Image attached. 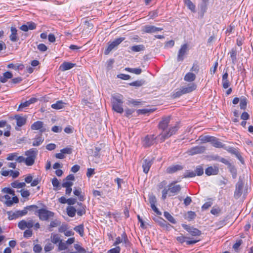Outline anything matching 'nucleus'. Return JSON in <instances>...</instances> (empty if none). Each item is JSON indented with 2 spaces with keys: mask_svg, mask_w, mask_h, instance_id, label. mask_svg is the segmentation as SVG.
Segmentation results:
<instances>
[{
  "mask_svg": "<svg viewBox=\"0 0 253 253\" xmlns=\"http://www.w3.org/2000/svg\"><path fill=\"white\" fill-rule=\"evenodd\" d=\"M164 216L169 222L175 224L176 221L173 216L168 211L164 212Z\"/></svg>",
  "mask_w": 253,
  "mask_h": 253,
  "instance_id": "obj_37",
  "label": "nucleus"
},
{
  "mask_svg": "<svg viewBox=\"0 0 253 253\" xmlns=\"http://www.w3.org/2000/svg\"><path fill=\"white\" fill-rule=\"evenodd\" d=\"M212 137L210 136H202L200 137V139L204 143L211 142Z\"/></svg>",
  "mask_w": 253,
  "mask_h": 253,
  "instance_id": "obj_44",
  "label": "nucleus"
},
{
  "mask_svg": "<svg viewBox=\"0 0 253 253\" xmlns=\"http://www.w3.org/2000/svg\"><path fill=\"white\" fill-rule=\"evenodd\" d=\"M124 241V242L126 244H127V239L126 235L125 233H124L122 235V238H121L120 237H118L116 238V240L114 244V246H116L117 245L123 242Z\"/></svg>",
  "mask_w": 253,
  "mask_h": 253,
  "instance_id": "obj_28",
  "label": "nucleus"
},
{
  "mask_svg": "<svg viewBox=\"0 0 253 253\" xmlns=\"http://www.w3.org/2000/svg\"><path fill=\"white\" fill-rule=\"evenodd\" d=\"M60 224H61L60 221L57 219H55V220L51 221L49 225V231H52V229H51V228L57 227V226L60 225Z\"/></svg>",
  "mask_w": 253,
  "mask_h": 253,
  "instance_id": "obj_34",
  "label": "nucleus"
},
{
  "mask_svg": "<svg viewBox=\"0 0 253 253\" xmlns=\"http://www.w3.org/2000/svg\"><path fill=\"white\" fill-rule=\"evenodd\" d=\"M11 185L13 188H20L24 187L26 186L25 182H19L18 181H15L11 183Z\"/></svg>",
  "mask_w": 253,
  "mask_h": 253,
  "instance_id": "obj_33",
  "label": "nucleus"
},
{
  "mask_svg": "<svg viewBox=\"0 0 253 253\" xmlns=\"http://www.w3.org/2000/svg\"><path fill=\"white\" fill-rule=\"evenodd\" d=\"M230 57L232 58V62H234L236 59V50L232 49L230 52Z\"/></svg>",
  "mask_w": 253,
  "mask_h": 253,
  "instance_id": "obj_59",
  "label": "nucleus"
},
{
  "mask_svg": "<svg viewBox=\"0 0 253 253\" xmlns=\"http://www.w3.org/2000/svg\"><path fill=\"white\" fill-rule=\"evenodd\" d=\"M206 148L205 146H197L196 147H194L191 148L187 151V153L190 155H194L199 154L203 153Z\"/></svg>",
  "mask_w": 253,
  "mask_h": 253,
  "instance_id": "obj_9",
  "label": "nucleus"
},
{
  "mask_svg": "<svg viewBox=\"0 0 253 253\" xmlns=\"http://www.w3.org/2000/svg\"><path fill=\"white\" fill-rule=\"evenodd\" d=\"M185 3L192 11H195V6L190 0H185Z\"/></svg>",
  "mask_w": 253,
  "mask_h": 253,
  "instance_id": "obj_41",
  "label": "nucleus"
},
{
  "mask_svg": "<svg viewBox=\"0 0 253 253\" xmlns=\"http://www.w3.org/2000/svg\"><path fill=\"white\" fill-rule=\"evenodd\" d=\"M175 183V182H173L168 185L167 190L169 192V196H174L177 194L181 190L180 185H176Z\"/></svg>",
  "mask_w": 253,
  "mask_h": 253,
  "instance_id": "obj_4",
  "label": "nucleus"
},
{
  "mask_svg": "<svg viewBox=\"0 0 253 253\" xmlns=\"http://www.w3.org/2000/svg\"><path fill=\"white\" fill-rule=\"evenodd\" d=\"M68 246L67 243L65 242H63L62 240L58 244V250L62 251L67 249Z\"/></svg>",
  "mask_w": 253,
  "mask_h": 253,
  "instance_id": "obj_45",
  "label": "nucleus"
},
{
  "mask_svg": "<svg viewBox=\"0 0 253 253\" xmlns=\"http://www.w3.org/2000/svg\"><path fill=\"white\" fill-rule=\"evenodd\" d=\"M178 126L177 125H175L173 126L170 127L169 128L168 131L166 132H162L159 136L160 137V140L161 141H164L166 139L169 138L173 134H174L178 130Z\"/></svg>",
  "mask_w": 253,
  "mask_h": 253,
  "instance_id": "obj_3",
  "label": "nucleus"
},
{
  "mask_svg": "<svg viewBox=\"0 0 253 253\" xmlns=\"http://www.w3.org/2000/svg\"><path fill=\"white\" fill-rule=\"evenodd\" d=\"M75 249L78 251V253H85V250L79 244H74Z\"/></svg>",
  "mask_w": 253,
  "mask_h": 253,
  "instance_id": "obj_49",
  "label": "nucleus"
},
{
  "mask_svg": "<svg viewBox=\"0 0 253 253\" xmlns=\"http://www.w3.org/2000/svg\"><path fill=\"white\" fill-rule=\"evenodd\" d=\"M17 155H18V153H17L8 154L7 155L6 160L7 161H13V160L16 161Z\"/></svg>",
  "mask_w": 253,
  "mask_h": 253,
  "instance_id": "obj_43",
  "label": "nucleus"
},
{
  "mask_svg": "<svg viewBox=\"0 0 253 253\" xmlns=\"http://www.w3.org/2000/svg\"><path fill=\"white\" fill-rule=\"evenodd\" d=\"M43 123L42 121H37L32 125L31 128L32 130H39L42 132L45 130V128H43Z\"/></svg>",
  "mask_w": 253,
  "mask_h": 253,
  "instance_id": "obj_17",
  "label": "nucleus"
},
{
  "mask_svg": "<svg viewBox=\"0 0 253 253\" xmlns=\"http://www.w3.org/2000/svg\"><path fill=\"white\" fill-rule=\"evenodd\" d=\"M17 31L15 27H11V34L9 38L10 40L12 42H16L18 40V38L17 37Z\"/></svg>",
  "mask_w": 253,
  "mask_h": 253,
  "instance_id": "obj_29",
  "label": "nucleus"
},
{
  "mask_svg": "<svg viewBox=\"0 0 253 253\" xmlns=\"http://www.w3.org/2000/svg\"><path fill=\"white\" fill-rule=\"evenodd\" d=\"M247 99L245 97H242L241 98L240 102V107L241 109L245 110L247 107Z\"/></svg>",
  "mask_w": 253,
  "mask_h": 253,
  "instance_id": "obj_38",
  "label": "nucleus"
},
{
  "mask_svg": "<svg viewBox=\"0 0 253 253\" xmlns=\"http://www.w3.org/2000/svg\"><path fill=\"white\" fill-rule=\"evenodd\" d=\"M123 98V96L119 94L114 96L112 100L113 109L117 113L121 114L124 112L122 107Z\"/></svg>",
  "mask_w": 253,
  "mask_h": 253,
  "instance_id": "obj_1",
  "label": "nucleus"
},
{
  "mask_svg": "<svg viewBox=\"0 0 253 253\" xmlns=\"http://www.w3.org/2000/svg\"><path fill=\"white\" fill-rule=\"evenodd\" d=\"M5 199L6 200L5 204L10 207L13 204V202H11V198L8 195H5L4 196Z\"/></svg>",
  "mask_w": 253,
  "mask_h": 253,
  "instance_id": "obj_48",
  "label": "nucleus"
},
{
  "mask_svg": "<svg viewBox=\"0 0 253 253\" xmlns=\"http://www.w3.org/2000/svg\"><path fill=\"white\" fill-rule=\"evenodd\" d=\"M118 77L125 80H127L130 79V76L129 75L123 74L118 75Z\"/></svg>",
  "mask_w": 253,
  "mask_h": 253,
  "instance_id": "obj_62",
  "label": "nucleus"
},
{
  "mask_svg": "<svg viewBox=\"0 0 253 253\" xmlns=\"http://www.w3.org/2000/svg\"><path fill=\"white\" fill-rule=\"evenodd\" d=\"M39 218L42 220H48L50 217H53L54 213L46 209H41L37 211Z\"/></svg>",
  "mask_w": 253,
  "mask_h": 253,
  "instance_id": "obj_2",
  "label": "nucleus"
},
{
  "mask_svg": "<svg viewBox=\"0 0 253 253\" xmlns=\"http://www.w3.org/2000/svg\"><path fill=\"white\" fill-rule=\"evenodd\" d=\"M2 191L13 196L15 195L14 191L9 188H4L2 189Z\"/></svg>",
  "mask_w": 253,
  "mask_h": 253,
  "instance_id": "obj_57",
  "label": "nucleus"
},
{
  "mask_svg": "<svg viewBox=\"0 0 253 253\" xmlns=\"http://www.w3.org/2000/svg\"><path fill=\"white\" fill-rule=\"evenodd\" d=\"M121 249L120 247H116L108 251V253H120Z\"/></svg>",
  "mask_w": 253,
  "mask_h": 253,
  "instance_id": "obj_64",
  "label": "nucleus"
},
{
  "mask_svg": "<svg viewBox=\"0 0 253 253\" xmlns=\"http://www.w3.org/2000/svg\"><path fill=\"white\" fill-rule=\"evenodd\" d=\"M213 146L216 147V148H222L224 149L225 147V145L222 144V142L219 141V139L214 136L212 137V138L211 139V142Z\"/></svg>",
  "mask_w": 253,
  "mask_h": 253,
  "instance_id": "obj_25",
  "label": "nucleus"
},
{
  "mask_svg": "<svg viewBox=\"0 0 253 253\" xmlns=\"http://www.w3.org/2000/svg\"><path fill=\"white\" fill-rule=\"evenodd\" d=\"M74 230L78 232L80 235L82 237L84 235V226L82 224L79 225L74 228Z\"/></svg>",
  "mask_w": 253,
  "mask_h": 253,
  "instance_id": "obj_39",
  "label": "nucleus"
},
{
  "mask_svg": "<svg viewBox=\"0 0 253 253\" xmlns=\"http://www.w3.org/2000/svg\"><path fill=\"white\" fill-rule=\"evenodd\" d=\"M27 213L26 210H23L22 211H18L15 212H12L11 211H8L7 214L8 215V219L9 220H12L17 218L20 216L24 215Z\"/></svg>",
  "mask_w": 253,
  "mask_h": 253,
  "instance_id": "obj_10",
  "label": "nucleus"
},
{
  "mask_svg": "<svg viewBox=\"0 0 253 253\" xmlns=\"http://www.w3.org/2000/svg\"><path fill=\"white\" fill-rule=\"evenodd\" d=\"M182 226L192 236H200L201 234V231L196 228L190 227L189 226L184 224L182 225Z\"/></svg>",
  "mask_w": 253,
  "mask_h": 253,
  "instance_id": "obj_11",
  "label": "nucleus"
},
{
  "mask_svg": "<svg viewBox=\"0 0 253 253\" xmlns=\"http://www.w3.org/2000/svg\"><path fill=\"white\" fill-rule=\"evenodd\" d=\"M75 64L72 63L68 62H64L60 66V70L62 71H65L75 67Z\"/></svg>",
  "mask_w": 253,
  "mask_h": 253,
  "instance_id": "obj_24",
  "label": "nucleus"
},
{
  "mask_svg": "<svg viewBox=\"0 0 253 253\" xmlns=\"http://www.w3.org/2000/svg\"><path fill=\"white\" fill-rule=\"evenodd\" d=\"M170 120V116H167L162 118V121L159 123V128L164 131L168 127Z\"/></svg>",
  "mask_w": 253,
  "mask_h": 253,
  "instance_id": "obj_13",
  "label": "nucleus"
},
{
  "mask_svg": "<svg viewBox=\"0 0 253 253\" xmlns=\"http://www.w3.org/2000/svg\"><path fill=\"white\" fill-rule=\"evenodd\" d=\"M196 175L201 176L204 173V169L201 166L197 167L195 169Z\"/></svg>",
  "mask_w": 253,
  "mask_h": 253,
  "instance_id": "obj_47",
  "label": "nucleus"
},
{
  "mask_svg": "<svg viewBox=\"0 0 253 253\" xmlns=\"http://www.w3.org/2000/svg\"><path fill=\"white\" fill-rule=\"evenodd\" d=\"M200 70L199 66L196 63L193 64L192 68L190 69L191 72H194L195 73L197 74Z\"/></svg>",
  "mask_w": 253,
  "mask_h": 253,
  "instance_id": "obj_52",
  "label": "nucleus"
},
{
  "mask_svg": "<svg viewBox=\"0 0 253 253\" xmlns=\"http://www.w3.org/2000/svg\"><path fill=\"white\" fill-rule=\"evenodd\" d=\"M15 119L16 120V124L19 127L24 125L26 122V118L23 117L16 115L15 116Z\"/></svg>",
  "mask_w": 253,
  "mask_h": 253,
  "instance_id": "obj_27",
  "label": "nucleus"
},
{
  "mask_svg": "<svg viewBox=\"0 0 253 253\" xmlns=\"http://www.w3.org/2000/svg\"><path fill=\"white\" fill-rule=\"evenodd\" d=\"M145 81L144 80H141L139 81H136L134 82H133L129 84V85L131 86H141L143 84H144Z\"/></svg>",
  "mask_w": 253,
  "mask_h": 253,
  "instance_id": "obj_40",
  "label": "nucleus"
},
{
  "mask_svg": "<svg viewBox=\"0 0 253 253\" xmlns=\"http://www.w3.org/2000/svg\"><path fill=\"white\" fill-rule=\"evenodd\" d=\"M33 250L36 253H40L42 250V248L40 245L36 244L34 246Z\"/></svg>",
  "mask_w": 253,
  "mask_h": 253,
  "instance_id": "obj_60",
  "label": "nucleus"
},
{
  "mask_svg": "<svg viewBox=\"0 0 253 253\" xmlns=\"http://www.w3.org/2000/svg\"><path fill=\"white\" fill-rule=\"evenodd\" d=\"M21 195L24 198H27L29 196L30 193L28 190L22 189L20 190Z\"/></svg>",
  "mask_w": 253,
  "mask_h": 253,
  "instance_id": "obj_56",
  "label": "nucleus"
},
{
  "mask_svg": "<svg viewBox=\"0 0 253 253\" xmlns=\"http://www.w3.org/2000/svg\"><path fill=\"white\" fill-rule=\"evenodd\" d=\"M163 29L162 28L156 27L152 25H146L144 27L143 31L145 33H152L157 31H161Z\"/></svg>",
  "mask_w": 253,
  "mask_h": 253,
  "instance_id": "obj_14",
  "label": "nucleus"
},
{
  "mask_svg": "<svg viewBox=\"0 0 253 253\" xmlns=\"http://www.w3.org/2000/svg\"><path fill=\"white\" fill-rule=\"evenodd\" d=\"M34 221L32 220H30L28 221L22 220L19 222L18 226L20 229L24 230L26 228H32L34 226Z\"/></svg>",
  "mask_w": 253,
  "mask_h": 253,
  "instance_id": "obj_12",
  "label": "nucleus"
},
{
  "mask_svg": "<svg viewBox=\"0 0 253 253\" xmlns=\"http://www.w3.org/2000/svg\"><path fill=\"white\" fill-rule=\"evenodd\" d=\"M224 149L227 151L229 153L235 155L241 162L242 161L243 158L242 156H241L239 152L235 148L231 147H226L225 146Z\"/></svg>",
  "mask_w": 253,
  "mask_h": 253,
  "instance_id": "obj_16",
  "label": "nucleus"
},
{
  "mask_svg": "<svg viewBox=\"0 0 253 253\" xmlns=\"http://www.w3.org/2000/svg\"><path fill=\"white\" fill-rule=\"evenodd\" d=\"M66 104L65 103L63 102L62 101L60 100L57 101L55 103L52 104L51 105V107L53 109L58 110L60 109H62L64 108V105Z\"/></svg>",
  "mask_w": 253,
  "mask_h": 253,
  "instance_id": "obj_30",
  "label": "nucleus"
},
{
  "mask_svg": "<svg viewBox=\"0 0 253 253\" xmlns=\"http://www.w3.org/2000/svg\"><path fill=\"white\" fill-rule=\"evenodd\" d=\"M124 40L125 38H119L115 40L109 44L108 47L105 50V54L108 55L113 49L120 44Z\"/></svg>",
  "mask_w": 253,
  "mask_h": 253,
  "instance_id": "obj_6",
  "label": "nucleus"
},
{
  "mask_svg": "<svg viewBox=\"0 0 253 253\" xmlns=\"http://www.w3.org/2000/svg\"><path fill=\"white\" fill-rule=\"evenodd\" d=\"M196 78V77L195 74L192 72H188L185 75L184 80L185 81L188 82H192L195 80Z\"/></svg>",
  "mask_w": 253,
  "mask_h": 253,
  "instance_id": "obj_26",
  "label": "nucleus"
},
{
  "mask_svg": "<svg viewBox=\"0 0 253 253\" xmlns=\"http://www.w3.org/2000/svg\"><path fill=\"white\" fill-rule=\"evenodd\" d=\"M61 152L63 154H70L72 152V149L71 148H65L64 149H62L60 150Z\"/></svg>",
  "mask_w": 253,
  "mask_h": 253,
  "instance_id": "obj_58",
  "label": "nucleus"
},
{
  "mask_svg": "<svg viewBox=\"0 0 253 253\" xmlns=\"http://www.w3.org/2000/svg\"><path fill=\"white\" fill-rule=\"evenodd\" d=\"M182 94H183V91L182 90V89L180 88V89H179V90L177 91L176 92L172 94V97L173 98H177V97H179Z\"/></svg>",
  "mask_w": 253,
  "mask_h": 253,
  "instance_id": "obj_55",
  "label": "nucleus"
},
{
  "mask_svg": "<svg viewBox=\"0 0 253 253\" xmlns=\"http://www.w3.org/2000/svg\"><path fill=\"white\" fill-rule=\"evenodd\" d=\"M50 238H51V242L53 244H57L58 243H59L61 241L59 235L57 234H52L51 235Z\"/></svg>",
  "mask_w": 253,
  "mask_h": 253,
  "instance_id": "obj_36",
  "label": "nucleus"
},
{
  "mask_svg": "<svg viewBox=\"0 0 253 253\" xmlns=\"http://www.w3.org/2000/svg\"><path fill=\"white\" fill-rule=\"evenodd\" d=\"M156 139L154 135H147L143 139V146L146 148L150 147L155 143Z\"/></svg>",
  "mask_w": 253,
  "mask_h": 253,
  "instance_id": "obj_8",
  "label": "nucleus"
},
{
  "mask_svg": "<svg viewBox=\"0 0 253 253\" xmlns=\"http://www.w3.org/2000/svg\"><path fill=\"white\" fill-rule=\"evenodd\" d=\"M244 189V183L242 180H239L236 184L234 197L236 199H239L242 195Z\"/></svg>",
  "mask_w": 253,
  "mask_h": 253,
  "instance_id": "obj_5",
  "label": "nucleus"
},
{
  "mask_svg": "<svg viewBox=\"0 0 253 253\" xmlns=\"http://www.w3.org/2000/svg\"><path fill=\"white\" fill-rule=\"evenodd\" d=\"M38 49L41 51L43 52L45 51L47 49V48L45 44L41 43L38 45Z\"/></svg>",
  "mask_w": 253,
  "mask_h": 253,
  "instance_id": "obj_61",
  "label": "nucleus"
},
{
  "mask_svg": "<svg viewBox=\"0 0 253 253\" xmlns=\"http://www.w3.org/2000/svg\"><path fill=\"white\" fill-rule=\"evenodd\" d=\"M196 176V173L192 171L187 170L184 175V177H193Z\"/></svg>",
  "mask_w": 253,
  "mask_h": 253,
  "instance_id": "obj_50",
  "label": "nucleus"
},
{
  "mask_svg": "<svg viewBox=\"0 0 253 253\" xmlns=\"http://www.w3.org/2000/svg\"><path fill=\"white\" fill-rule=\"evenodd\" d=\"M43 141V139L40 136L36 138L35 140L33 142V145L34 146H39Z\"/></svg>",
  "mask_w": 253,
  "mask_h": 253,
  "instance_id": "obj_46",
  "label": "nucleus"
},
{
  "mask_svg": "<svg viewBox=\"0 0 253 253\" xmlns=\"http://www.w3.org/2000/svg\"><path fill=\"white\" fill-rule=\"evenodd\" d=\"M196 85L194 84H189L186 86H183L181 88L183 94L188 93L192 92L196 88Z\"/></svg>",
  "mask_w": 253,
  "mask_h": 253,
  "instance_id": "obj_19",
  "label": "nucleus"
},
{
  "mask_svg": "<svg viewBox=\"0 0 253 253\" xmlns=\"http://www.w3.org/2000/svg\"><path fill=\"white\" fill-rule=\"evenodd\" d=\"M183 169V166L180 165H172L168 167L167 171L169 173H173Z\"/></svg>",
  "mask_w": 253,
  "mask_h": 253,
  "instance_id": "obj_18",
  "label": "nucleus"
},
{
  "mask_svg": "<svg viewBox=\"0 0 253 253\" xmlns=\"http://www.w3.org/2000/svg\"><path fill=\"white\" fill-rule=\"evenodd\" d=\"M131 49L132 51L134 52H139L144 50L145 47L142 44L136 45L132 46L131 47Z\"/></svg>",
  "mask_w": 253,
  "mask_h": 253,
  "instance_id": "obj_35",
  "label": "nucleus"
},
{
  "mask_svg": "<svg viewBox=\"0 0 253 253\" xmlns=\"http://www.w3.org/2000/svg\"><path fill=\"white\" fill-rule=\"evenodd\" d=\"M38 154V150L36 149H30L25 152V155L28 158H32L34 159H36Z\"/></svg>",
  "mask_w": 253,
  "mask_h": 253,
  "instance_id": "obj_23",
  "label": "nucleus"
},
{
  "mask_svg": "<svg viewBox=\"0 0 253 253\" xmlns=\"http://www.w3.org/2000/svg\"><path fill=\"white\" fill-rule=\"evenodd\" d=\"M188 51V45L187 44H183L178 51L177 60L178 62L182 61L184 57Z\"/></svg>",
  "mask_w": 253,
  "mask_h": 253,
  "instance_id": "obj_7",
  "label": "nucleus"
},
{
  "mask_svg": "<svg viewBox=\"0 0 253 253\" xmlns=\"http://www.w3.org/2000/svg\"><path fill=\"white\" fill-rule=\"evenodd\" d=\"M230 171L232 173V177L233 178H235L237 177V170L235 167L230 165Z\"/></svg>",
  "mask_w": 253,
  "mask_h": 253,
  "instance_id": "obj_51",
  "label": "nucleus"
},
{
  "mask_svg": "<svg viewBox=\"0 0 253 253\" xmlns=\"http://www.w3.org/2000/svg\"><path fill=\"white\" fill-rule=\"evenodd\" d=\"M76 209L73 206L68 207L67 208V212L70 217H74L76 214Z\"/></svg>",
  "mask_w": 253,
  "mask_h": 253,
  "instance_id": "obj_31",
  "label": "nucleus"
},
{
  "mask_svg": "<svg viewBox=\"0 0 253 253\" xmlns=\"http://www.w3.org/2000/svg\"><path fill=\"white\" fill-rule=\"evenodd\" d=\"M54 248L53 245L49 243L46 244L44 248V250L46 252L51 251Z\"/></svg>",
  "mask_w": 253,
  "mask_h": 253,
  "instance_id": "obj_53",
  "label": "nucleus"
},
{
  "mask_svg": "<svg viewBox=\"0 0 253 253\" xmlns=\"http://www.w3.org/2000/svg\"><path fill=\"white\" fill-rule=\"evenodd\" d=\"M219 172V169L217 167L214 166L209 167L207 168L205 170V173L207 175L210 176L211 175H215L217 174Z\"/></svg>",
  "mask_w": 253,
  "mask_h": 253,
  "instance_id": "obj_20",
  "label": "nucleus"
},
{
  "mask_svg": "<svg viewBox=\"0 0 253 253\" xmlns=\"http://www.w3.org/2000/svg\"><path fill=\"white\" fill-rule=\"evenodd\" d=\"M35 159L32 158L26 157L25 158V163L28 166H31L35 163Z\"/></svg>",
  "mask_w": 253,
  "mask_h": 253,
  "instance_id": "obj_42",
  "label": "nucleus"
},
{
  "mask_svg": "<svg viewBox=\"0 0 253 253\" xmlns=\"http://www.w3.org/2000/svg\"><path fill=\"white\" fill-rule=\"evenodd\" d=\"M152 165V161L147 159H143V163L142 164V167L143 169V172L145 173H147L150 169V168Z\"/></svg>",
  "mask_w": 253,
  "mask_h": 253,
  "instance_id": "obj_21",
  "label": "nucleus"
},
{
  "mask_svg": "<svg viewBox=\"0 0 253 253\" xmlns=\"http://www.w3.org/2000/svg\"><path fill=\"white\" fill-rule=\"evenodd\" d=\"M73 183L72 182L68 181V180H63V182L62 184V186L63 187H71L73 185Z\"/></svg>",
  "mask_w": 253,
  "mask_h": 253,
  "instance_id": "obj_54",
  "label": "nucleus"
},
{
  "mask_svg": "<svg viewBox=\"0 0 253 253\" xmlns=\"http://www.w3.org/2000/svg\"><path fill=\"white\" fill-rule=\"evenodd\" d=\"M37 101V99L35 98H32L28 101L24 102L21 103L18 107V111H20L22 109L29 106L30 104L35 102Z\"/></svg>",
  "mask_w": 253,
  "mask_h": 253,
  "instance_id": "obj_22",
  "label": "nucleus"
},
{
  "mask_svg": "<svg viewBox=\"0 0 253 253\" xmlns=\"http://www.w3.org/2000/svg\"><path fill=\"white\" fill-rule=\"evenodd\" d=\"M78 205L79 206V208L76 210V212L78 215L82 216L85 213V210L84 207L82 203H78Z\"/></svg>",
  "mask_w": 253,
  "mask_h": 253,
  "instance_id": "obj_32",
  "label": "nucleus"
},
{
  "mask_svg": "<svg viewBox=\"0 0 253 253\" xmlns=\"http://www.w3.org/2000/svg\"><path fill=\"white\" fill-rule=\"evenodd\" d=\"M36 28V24L33 22H29L26 25H23L20 27V29L23 31L27 32L29 30H34Z\"/></svg>",
  "mask_w": 253,
  "mask_h": 253,
  "instance_id": "obj_15",
  "label": "nucleus"
},
{
  "mask_svg": "<svg viewBox=\"0 0 253 253\" xmlns=\"http://www.w3.org/2000/svg\"><path fill=\"white\" fill-rule=\"evenodd\" d=\"M41 178L37 177V178L35 179L34 180H32V183H31V186H37L38 184L40 183L41 182Z\"/></svg>",
  "mask_w": 253,
  "mask_h": 253,
  "instance_id": "obj_63",
  "label": "nucleus"
}]
</instances>
